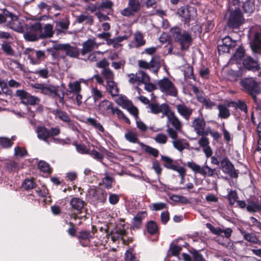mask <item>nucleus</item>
Here are the masks:
<instances>
[{
	"mask_svg": "<svg viewBox=\"0 0 261 261\" xmlns=\"http://www.w3.org/2000/svg\"><path fill=\"white\" fill-rule=\"evenodd\" d=\"M244 55V49L242 47H239L235 52L234 55L231 58V61H236L237 62L240 60Z\"/></svg>",
	"mask_w": 261,
	"mask_h": 261,
	"instance_id": "nucleus-48",
	"label": "nucleus"
},
{
	"mask_svg": "<svg viewBox=\"0 0 261 261\" xmlns=\"http://www.w3.org/2000/svg\"><path fill=\"white\" fill-rule=\"evenodd\" d=\"M137 74L138 85H140L142 84H144L150 81V77L147 73H146L143 71H139L137 73Z\"/></svg>",
	"mask_w": 261,
	"mask_h": 261,
	"instance_id": "nucleus-33",
	"label": "nucleus"
},
{
	"mask_svg": "<svg viewBox=\"0 0 261 261\" xmlns=\"http://www.w3.org/2000/svg\"><path fill=\"white\" fill-rule=\"evenodd\" d=\"M225 18L227 21V24L231 28H237L241 25L244 19L239 9H229L227 11Z\"/></svg>",
	"mask_w": 261,
	"mask_h": 261,
	"instance_id": "nucleus-4",
	"label": "nucleus"
},
{
	"mask_svg": "<svg viewBox=\"0 0 261 261\" xmlns=\"http://www.w3.org/2000/svg\"><path fill=\"white\" fill-rule=\"evenodd\" d=\"M11 18L12 19L10 22H8L7 27H9L15 31L22 32L23 31L22 25L17 16L12 14Z\"/></svg>",
	"mask_w": 261,
	"mask_h": 261,
	"instance_id": "nucleus-18",
	"label": "nucleus"
},
{
	"mask_svg": "<svg viewBox=\"0 0 261 261\" xmlns=\"http://www.w3.org/2000/svg\"><path fill=\"white\" fill-rule=\"evenodd\" d=\"M42 27L40 22H37L31 24L24 34V39L28 41H35L41 38Z\"/></svg>",
	"mask_w": 261,
	"mask_h": 261,
	"instance_id": "nucleus-5",
	"label": "nucleus"
},
{
	"mask_svg": "<svg viewBox=\"0 0 261 261\" xmlns=\"http://www.w3.org/2000/svg\"><path fill=\"white\" fill-rule=\"evenodd\" d=\"M153 139L159 144H165L167 141L168 137L165 134L160 133L156 135Z\"/></svg>",
	"mask_w": 261,
	"mask_h": 261,
	"instance_id": "nucleus-46",
	"label": "nucleus"
},
{
	"mask_svg": "<svg viewBox=\"0 0 261 261\" xmlns=\"http://www.w3.org/2000/svg\"><path fill=\"white\" fill-rule=\"evenodd\" d=\"M37 137L44 141H47L49 138V129L44 126L38 127L36 129Z\"/></svg>",
	"mask_w": 261,
	"mask_h": 261,
	"instance_id": "nucleus-27",
	"label": "nucleus"
},
{
	"mask_svg": "<svg viewBox=\"0 0 261 261\" xmlns=\"http://www.w3.org/2000/svg\"><path fill=\"white\" fill-rule=\"evenodd\" d=\"M125 139L129 142L140 144L138 135L137 132L132 129H127L124 135ZM142 145V143H140Z\"/></svg>",
	"mask_w": 261,
	"mask_h": 261,
	"instance_id": "nucleus-23",
	"label": "nucleus"
},
{
	"mask_svg": "<svg viewBox=\"0 0 261 261\" xmlns=\"http://www.w3.org/2000/svg\"><path fill=\"white\" fill-rule=\"evenodd\" d=\"M28 58L30 63L33 65L38 64L41 62L42 58L45 57V53L41 50H36L34 49H28L26 51Z\"/></svg>",
	"mask_w": 261,
	"mask_h": 261,
	"instance_id": "nucleus-10",
	"label": "nucleus"
},
{
	"mask_svg": "<svg viewBox=\"0 0 261 261\" xmlns=\"http://www.w3.org/2000/svg\"><path fill=\"white\" fill-rule=\"evenodd\" d=\"M206 226L211 231V232L218 236H223L222 230L223 229L220 227H215L210 223H206Z\"/></svg>",
	"mask_w": 261,
	"mask_h": 261,
	"instance_id": "nucleus-49",
	"label": "nucleus"
},
{
	"mask_svg": "<svg viewBox=\"0 0 261 261\" xmlns=\"http://www.w3.org/2000/svg\"><path fill=\"white\" fill-rule=\"evenodd\" d=\"M223 45L231 47L235 45V42L232 41L230 37L226 36L222 40Z\"/></svg>",
	"mask_w": 261,
	"mask_h": 261,
	"instance_id": "nucleus-64",
	"label": "nucleus"
},
{
	"mask_svg": "<svg viewBox=\"0 0 261 261\" xmlns=\"http://www.w3.org/2000/svg\"><path fill=\"white\" fill-rule=\"evenodd\" d=\"M76 21L79 23L85 22L87 24H91L93 20L91 16L83 14L77 17Z\"/></svg>",
	"mask_w": 261,
	"mask_h": 261,
	"instance_id": "nucleus-38",
	"label": "nucleus"
},
{
	"mask_svg": "<svg viewBox=\"0 0 261 261\" xmlns=\"http://www.w3.org/2000/svg\"><path fill=\"white\" fill-rule=\"evenodd\" d=\"M134 40L136 43L135 46L139 47L145 44V41L143 38V34L138 31L134 34Z\"/></svg>",
	"mask_w": 261,
	"mask_h": 261,
	"instance_id": "nucleus-37",
	"label": "nucleus"
},
{
	"mask_svg": "<svg viewBox=\"0 0 261 261\" xmlns=\"http://www.w3.org/2000/svg\"><path fill=\"white\" fill-rule=\"evenodd\" d=\"M172 170L177 172L181 176V179H184L186 172V170L184 167L175 165Z\"/></svg>",
	"mask_w": 261,
	"mask_h": 261,
	"instance_id": "nucleus-61",
	"label": "nucleus"
},
{
	"mask_svg": "<svg viewBox=\"0 0 261 261\" xmlns=\"http://www.w3.org/2000/svg\"><path fill=\"white\" fill-rule=\"evenodd\" d=\"M161 160L164 163V166L166 168L172 170L175 165L173 160L167 156L162 155Z\"/></svg>",
	"mask_w": 261,
	"mask_h": 261,
	"instance_id": "nucleus-36",
	"label": "nucleus"
},
{
	"mask_svg": "<svg viewBox=\"0 0 261 261\" xmlns=\"http://www.w3.org/2000/svg\"><path fill=\"white\" fill-rule=\"evenodd\" d=\"M146 216L147 214L146 212H141L138 213L133 219V226L136 228L139 227L141 224L142 219L146 217Z\"/></svg>",
	"mask_w": 261,
	"mask_h": 261,
	"instance_id": "nucleus-30",
	"label": "nucleus"
},
{
	"mask_svg": "<svg viewBox=\"0 0 261 261\" xmlns=\"http://www.w3.org/2000/svg\"><path fill=\"white\" fill-rule=\"evenodd\" d=\"M125 109H126L132 115L134 116L135 120L139 118V111L137 107H135L133 105L132 102L130 103V106H129L128 107H126Z\"/></svg>",
	"mask_w": 261,
	"mask_h": 261,
	"instance_id": "nucleus-51",
	"label": "nucleus"
},
{
	"mask_svg": "<svg viewBox=\"0 0 261 261\" xmlns=\"http://www.w3.org/2000/svg\"><path fill=\"white\" fill-rule=\"evenodd\" d=\"M38 167L41 171L45 173H48L51 170L49 165L43 161H40L38 163Z\"/></svg>",
	"mask_w": 261,
	"mask_h": 261,
	"instance_id": "nucleus-44",
	"label": "nucleus"
},
{
	"mask_svg": "<svg viewBox=\"0 0 261 261\" xmlns=\"http://www.w3.org/2000/svg\"><path fill=\"white\" fill-rule=\"evenodd\" d=\"M86 123L92 126L96 129L99 130L100 132H104V128L102 125L98 122L97 120L92 118H88L86 119Z\"/></svg>",
	"mask_w": 261,
	"mask_h": 261,
	"instance_id": "nucleus-32",
	"label": "nucleus"
},
{
	"mask_svg": "<svg viewBox=\"0 0 261 261\" xmlns=\"http://www.w3.org/2000/svg\"><path fill=\"white\" fill-rule=\"evenodd\" d=\"M2 49L5 53L8 55H13V50L10 45L7 43H4L2 45Z\"/></svg>",
	"mask_w": 261,
	"mask_h": 261,
	"instance_id": "nucleus-60",
	"label": "nucleus"
},
{
	"mask_svg": "<svg viewBox=\"0 0 261 261\" xmlns=\"http://www.w3.org/2000/svg\"><path fill=\"white\" fill-rule=\"evenodd\" d=\"M54 34L53 27L50 24H46L43 27V33L41 32V38L51 37Z\"/></svg>",
	"mask_w": 261,
	"mask_h": 261,
	"instance_id": "nucleus-34",
	"label": "nucleus"
},
{
	"mask_svg": "<svg viewBox=\"0 0 261 261\" xmlns=\"http://www.w3.org/2000/svg\"><path fill=\"white\" fill-rule=\"evenodd\" d=\"M53 114L55 117L59 118L61 121L64 122H68L70 121V117L66 112L63 111L60 109H56L53 111Z\"/></svg>",
	"mask_w": 261,
	"mask_h": 261,
	"instance_id": "nucleus-29",
	"label": "nucleus"
},
{
	"mask_svg": "<svg viewBox=\"0 0 261 261\" xmlns=\"http://www.w3.org/2000/svg\"><path fill=\"white\" fill-rule=\"evenodd\" d=\"M209 140L207 138L202 136L198 141V144L203 148V151L207 157H210L212 155L213 151L209 145Z\"/></svg>",
	"mask_w": 261,
	"mask_h": 261,
	"instance_id": "nucleus-19",
	"label": "nucleus"
},
{
	"mask_svg": "<svg viewBox=\"0 0 261 261\" xmlns=\"http://www.w3.org/2000/svg\"><path fill=\"white\" fill-rule=\"evenodd\" d=\"M98 44L96 42L94 39H88L83 43V47L81 50V54L83 56L87 53L91 52L95 48H97Z\"/></svg>",
	"mask_w": 261,
	"mask_h": 261,
	"instance_id": "nucleus-16",
	"label": "nucleus"
},
{
	"mask_svg": "<svg viewBox=\"0 0 261 261\" xmlns=\"http://www.w3.org/2000/svg\"><path fill=\"white\" fill-rule=\"evenodd\" d=\"M178 13L185 19L186 22H188L195 17L196 10L192 7H181L179 9Z\"/></svg>",
	"mask_w": 261,
	"mask_h": 261,
	"instance_id": "nucleus-12",
	"label": "nucleus"
},
{
	"mask_svg": "<svg viewBox=\"0 0 261 261\" xmlns=\"http://www.w3.org/2000/svg\"><path fill=\"white\" fill-rule=\"evenodd\" d=\"M69 23L67 20H61L57 22L56 29L59 31H62L68 29Z\"/></svg>",
	"mask_w": 261,
	"mask_h": 261,
	"instance_id": "nucleus-50",
	"label": "nucleus"
},
{
	"mask_svg": "<svg viewBox=\"0 0 261 261\" xmlns=\"http://www.w3.org/2000/svg\"><path fill=\"white\" fill-rule=\"evenodd\" d=\"M243 64L244 67L248 70H256L258 69L257 63L250 57L246 58L243 61Z\"/></svg>",
	"mask_w": 261,
	"mask_h": 261,
	"instance_id": "nucleus-25",
	"label": "nucleus"
},
{
	"mask_svg": "<svg viewBox=\"0 0 261 261\" xmlns=\"http://www.w3.org/2000/svg\"><path fill=\"white\" fill-rule=\"evenodd\" d=\"M99 111L104 115L114 114V109L113 107V103L108 100L101 101L98 107Z\"/></svg>",
	"mask_w": 261,
	"mask_h": 261,
	"instance_id": "nucleus-17",
	"label": "nucleus"
},
{
	"mask_svg": "<svg viewBox=\"0 0 261 261\" xmlns=\"http://www.w3.org/2000/svg\"><path fill=\"white\" fill-rule=\"evenodd\" d=\"M13 144V142L11 140L6 137H1L0 138V145L3 148H9L12 146Z\"/></svg>",
	"mask_w": 261,
	"mask_h": 261,
	"instance_id": "nucleus-53",
	"label": "nucleus"
},
{
	"mask_svg": "<svg viewBox=\"0 0 261 261\" xmlns=\"http://www.w3.org/2000/svg\"><path fill=\"white\" fill-rule=\"evenodd\" d=\"M146 227L147 231L151 234H154L158 232V227L154 221H151L149 222Z\"/></svg>",
	"mask_w": 261,
	"mask_h": 261,
	"instance_id": "nucleus-39",
	"label": "nucleus"
},
{
	"mask_svg": "<svg viewBox=\"0 0 261 261\" xmlns=\"http://www.w3.org/2000/svg\"><path fill=\"white\" fill-rule=\"evenodd\" d=\"M136 123L137 128L142 132H145L147 130V125L138 118L136 119Z\"/></svg>",
	"mask_w": 261,
	"mask_h": 261,
	"instance_id": "nucleus-62",
	"label": "nucleus"
},
{
	"mask_svg": "<svg viewBox=\"0 0 261 261\" xmlns=\"http://www.w3.org/2000/svg\"><path fill=\"white\" fill-rule=\"evenodd\" d=\"M70 204L72 209L81 212L84 206V201L77 197L72 198L70 201Z\"/></svg>",
	"mask_w": 261,
	"mask_h": 261,
	"instance_id": "nucleus-26",
	"label": "nucleus"
},
{
	"mask_svg": "<svg viewBox=\"0 0 261 261\" xmlns=\"http://www.w3.org/2000/svg\"><path fill=\"white\" fill-rule=\"evenodd\" d=\"M158 85L160 90L164 93L173 96L176 95L177 89L168 79L163 78L159 81Z\"/></svg>",
	"mask_w": 261,
	"mask_h": 261,
	"instance_id": "nucleus-6",
	"label": "nucleus"
},
{
	"mask_svg": "<svg viewBox=\"0 0 261 261\" xmlns=\"http://www.w3.org/2000/svg\"><path fill=\"white\" fill-rule=\"evenodd\" d=\"M149 63L150 64V67L155 68L154 71L157 72L160 68L161 63L160 58L158 56H154L150 61Z\"/></svg>",
	"mask_w": 261,
	"mask_h": 261,
	"instance_id": "nucleus-42",
	"label": "nucleus"
},
{
	"mask_svg": "<svg viewBox=\"0 0 261 261\" xmlns=\"http://www.w3.org/2000/svg\"><path fill=\"white\" fill-rule=\"evenodd\" d=\"M75 146L78 152L82 154L90 153L89 150L87 148V147L85 145L75 144Z\"/></svg>",
	"mask_w": 261,
	"mask_h": 261,
	"instance_id": "nucleus-58",
	"label": "nucleus"
},
{
	"mask_svg": "<svg viewBox=\"0 0 261 261\" xmlns=\"http://www.w3.org/2000/svg\"><path fill=\"white\" fill-rule=\"evenodd\" d=\"M115 101L116 103L124 109H126L130 106V103L132 102L129 100L126 96L122 95H117L115 94Z\"/></svg>",
	"mask_w": 261,
	"mask_h": 261,
	"instance_id": "nucleus-28",
	"label": "nucleus"
},
{
	"mask_svg": "<svg viewBox=\"0 0 261 261\" xmlns=\"http://www.w3.org/2000/svg\"><path fill=\"white\" fill-rule=\"evenodd\" d=\"M242 86L245 88L256 101V95L260 92L258 84L252 78L245 79L241 82Z\"/></svg>",
	"mask_w": 261,
	"mask_h": 261,
	"instance_id": "nucleus-7",
	"label": "nucleus"
},
{
	"mask_svg": "<svg viewBox=\"0 0 261 261\" xmlns=\"http://www.w3.org/2000/svg\"><path fill=\"white\" fill-rule=\"evenodd\" d=\"M12 13L7 10H4L2 13H0V23H4L7 26L8 22L11 20Z\"/></svg>",
	"mask_w": 261,
	"mask_h": 261,
	"instance_id": "nucleus-31",
	"label": "nucleus"
},
{
	"mask_svg": "<svg viewBox=\"0 0 261 261\" xmlns=\"http://www.w3.org/2000/svg\"><path fill=\"white\" fill-rule=\"evenodd\" d=\"M165 116L167 118L166 132L171 139L175 138L177 137V132H182V123L170 109Z\"/></svg>",
	"mask_w": 261,
	"mask_h": 261,
	"instance_id": "nucleus-2",
	"label": "nucleus"
},
{
	"mask_svg": "<svg viewBox=\"0 0 261 261\" xmlns=\"http://www.w3.org/2000/svg\"><path fill=\"white\" fill-rule=\"evenodd\" d=\"M171 33L174 40L180 44L182 50L189 48L192 42V38L188 33L181 32L178 28H172Z\"/></svg>",
	"mask_w": 261,
	"mask_h": 261,
	"instance_id": "nucleus-3",
	"label": "nucleus"
},
{
	"mask_svg": "<svg viewBox=\"0 0 261 261\" xmlns=\"http://www.w3.org/2000/svg\"><path fill=\"white\" fill-rule=\"evenodd\" d=\"M133 248H130L126 251L125 260V261H138L133 254Z\"/></svg>",
	"mask_w": 261,
	"mask_h": 261,
	"instance_id": "nucleus-52",
	"label": "nucleus"
},
{
	"mask_svg": "<svg viewBox=\"0 0 261 261\" xmlns=\"http://www.w3.org/2000/svg\"><path fill=\"white\" fill-rule=\"evenodd\" d=\"M214 170L212 169L207 165H204L203 167H201L200 171V174L204 176H212L214 174Z\"/></svg>",
	"mask_w": 261,
	"mask_h": 261,
	"instance_id": "nucleus-41",
	"label": "nucleus"
},
{
	"mask_svg": "<svg viewBox=\"0 0 261 261\" xmlns=\"http://www.w3.org/2000/svg\"><path fill=\"white\" fill-rule=\"evenodd\" d=\"M243 8L246 13L250 14L253 12L255 9V6L253 2L249 1L244 3Z\"/></svg>",
	"mask_w": 261,
	"mask_h": 261,
	"instance_id": "nucleus-45",
	"label": "nucleus"
},
{
	"mask_svg": "<svg viewBox=\"0 0 261 261\" xmlns=\"http://www.w3.org/2000/svg\"><path fill=\"white\" fill-rule=\"evenodd\" d=\"M148 108L150 110V112L151 113L157 114L160 113H162L163 117L165 116L166 114H167L170 110L169 107L166 103L159 105L155 103H151L148 105Z\"/></svg>",
	"mask_w": 261,
	"mask_h": 261,
	"instance_id": "nucleus-14",
	"label": "nucleus"
},
{
	"mask_svg": "<svg viewBox=\"0 0 261 261\" xmlns=\"http://www.w3.org/2000/svg\"><path fill=\"white\" fill-rule=\"evenodd\" d=\"M232 103H229L227 105H219L217 108L219 110L218 117L221 118L226 119L230 116V112L228 108Z\"/></svg>",
	"mask_w": 261,
	"mask_h": 261,
	"instance_id": "nucleus-24",
	"label": "nucleus"
},
{
	"mask_svg": "<svg viewBox=\"0 0 261 261\" xmlns=\"http://www.w3.org/2000/svg\"><path fill=\"white\" fill-rule=\"evenodd\" d=\"M172 139L173 140L172 143L173 147L179 151L181 152L189 147V143L184 139H177V137Z\"/></svg>",
	"mask_w": 261,
	"mask_h": 261,
	"instance_id": "nucleus-21",
	"label": "nucleus"
},
{
	"mask_svg": "<svg viewBox=\"0 0 261 261\" xmlns=\"http://www.w3.org/2000/svg\"><path fill=\"white\" fill-rule=\"evenodd\" d=\"M221 167L222 171L231 177L236 178L238 176V174L233 165L228 159H223L221 162Z\"/></svg>",
	"mask_w": 261,
	"mask_h": 261,
	"instance_id": "nucleus-13",
	"label": "nucleus"
},
{
	"mask_svg": "<svg viewBox=\"0 0 261 261\" xmlns=\"http://www.w3.org/2000/svg\"><path fill=\"white\" fill-rule=\"evenodd\" d=\"M27 154V151L23 148L16 147L14 148V155L18 157H23Z\"/></svg>",
	"mask_w": 261,
	"mask_h": 261,
	"instance_id": "nucleus-59",
	"label": "nucleus"
},
{
	"mask_svg": "<svg viewBox=\"0 0 261 261\" xmlns=\"http://www.w3.org/2000/svg\"><path fill=\"white\" fill-rule=\"evenodd\" d=\"M238 197L236 191H231L229 192L228 200L230 205H232L234 204L238 201Z\"/></svg>",
	"mask_w": 261,
	"mask_h": 261,
	"instance_id": "nucleus-55",
	"label": "nucleus"
},
{
	"mask_svg": "<svg viewBox=\"0 0 261 261\" xmlns=\"http://www.w3.org/2000/svg\"><path fill=\"white\" fill-rule=\"evenodd\" d=\"M92 96L94 101H96L102 97V93L97 88L92 89Z\"/></svg>",
	"mask_w": 261,
	"mask_h": 261,
	"instance_id": "nucleus-56",
	"label": "nucleus"
},
{
	"mask_svg": "<svg viewBox=\"0 0 261 261\" xmlns=\"http://www.w3.org/2000/svg\"><path fill=\"white\" fill-rule=\"evenodd\" d=\"M176 109L178 113L181 116L184 117L186 120H189L193 112L192 109L182 104L177 105L176 106Z\"/></svg>",
	"mask_w": 261,
	"mask_h": 261,
	"instance_id": "nucleus-20",
	"label": "nucleus"
},
{
	"mask_svg": "<svg viewBox=\"0 0 261 261\" xmlns=\"http://www.w3.org/2000/svg\"><path fill=\"white\" fill-rule=\"evenodd\" d=\"M115 113H116L117 117L119 119L127 124H130V122L129 119L126 117L120 110L115 109Z\"/></svg>",
	"mask_w": 261,
	"mask_h": 261,
	"instance_id": "nucleus-63",
	"label": "nucleus"
},
{
	"mask_svg": "<svg viewBox=\"0 0 261 261\" xmlns=\"http://www.w3.org/2000/svg\"><path fill=\"white\" fill-rule=\"evenodd\" d=\"M243 236L244 238L248 242L256 244L259 241L257 237L253 234L245 233Z\"/></svg>",
	"mask_w": 261,
	"mask_h": 261,
	"instance_id": "nucleus-57",
	"label": "nucleus"
},
{
	"mask_svg": "<svg viewBox=\"0 0 261 261\" xmlns=\"http://www.w3.org/2000/svg\"><path fill=\"white\" fill-rule=\"evenodd\" d=\"M206 122L202 117L195 118L192 122V127L193 128L196 134L199 136H206L208 134V131L205 129Z\"/></svg>",
	"mask_w": 261,
	"mask_h": 261,
	"instance_id": "nucleus-9",
	"label": "nucleus"
},
{
	"mask_svg": "<svg viewBox=\"0 0 261 261\" xmlns=\"http://www.w3.org/2000/svg\"><path fill=\"white\" fill-rule=\"evenodd\" d=\"M102 74L107 80V90L109 91L113 97L114 96V94L113 93L114 88L113 72L107 68L102 70Z\"/></svg>",
	"mask_w": 261,
	"mask_h": 261,
	"instance_id": "nucleus-15",
	"label": "nucleus"
},
{
	"mask_svg": "<svg viewBox=\"0 0 261 261\" xmlns=\"http://www.w3.org/2000/svg\"><path fill=\"white\" fill-rule=\"evenodd\" d=\"M22 187L26 190H29L36 187V184L32 179H25L22 185Z\"/></svg>",
	"mask_w": 261,
	"mask_h": 261,
	"instance_id": "nucleus-47",
	"label": "nucleus"
},
{
	"mask_svg": "<svg viewBox=\"0 0 261 261\" xmlns=\"http://www.w3.org/2000/svg\"><path fill=\"white\" fill-rule=\"evenodd\" d=\"M251 47L254 51H261V29L255 34L254 39L251 43Z\"/></svg>",
	"mask_w": 261,
	"mask_h": 261,
	"instance_id": "nucleus-22",
	"label": "nucleus"
},
{
	"mask_svg": "<svg viewBox=\"0 0 261 261\" xmlns=\"http://www.w3.org/2000/svg\"><path fill=\"white\" fill-rule=\"evenodd\" d=\"M68 87L69 92L72 93H78L81 91V83L79 81L69 83Z\"/></svg>",
	"mask_w": 261,
	"mask_h": 261,
	"instance_id": "nucleus-35",
	"label": "nucleus"
},
{
	"mask_svg": "<svg viewBox=\"0 0 261 261\" xmlns=\"http://www.w3.org/2000/svg\"><path fill=\"white\" fill-rule=\"evenodd\" d=\"M197 100L204 104L207 108H211L215 105L213 102L205 98L203 95L200 96L197 94Z\"/></svg>",
	"mask_w": 261,
	"mask_h": 261,
	"instance_id": "nucleus-43",
	"label": "nucleus"
},
{
	"mask_svg": "<svg viewBox=\"0 0 261 261\" xmlns=\"http://www.w3.org/2000/svg\"><path fill=\"white\" fill-rule=\"evenodd\" d=\"M56 48L64 51L66 55L73 58H78L80 53L76 46H72L68 44H59Z\"/></svg>",
	"mask_w": 261,
	"mask_h": 261,
	"instance_id": "nucleus-11",
	"label": "nucleus"
},
{
	"mask_svg": "<svg viewBox=\"0 0 261 261\" xmlns=\"http://www.w3.org/2000/svg\"><path fill=\"white\" fill-rule=\"evenodd\" d=\"M33 87L39 90L41 93L55 98L56 100H58L62 105L64 104V91L60 89L58 86L44 83H36L33 85Z\"/></svg>",
	"mask_w": 261,
	"mask_h": 261,
	"instance_id": "nucleus-1",
	"label": "nucleus"
},
{
	"mask_svg": "<svg viewBox=\"0 0 261 261\" xmlns=\"http://www.w3.org/2000/svg\"><path fill=\"white\" fill-rule=\"evenodd\" d=\"M128 7L132 12L136 13L140 10V4L138 0H129Z\"/></svg>",
	"mask_w": 261,
	"mask_h": 261,
	"instance_id": "nucleus-40",
	"label": "nucleus"
},
{
	"mask_svg": "<svg viewBox=\"0 0 261 261\" xmlns=\"http://www.w3.org/2000/svg\"><path fill=\"white\" fill-rule=\"evenodd\" d=\"M187 165L195 173H200L201 167L193 162H188Z\"/></svg>",
	"mask_w": 261,
	"mask_h": 261,
	"instance_id": "nucleus-54",
	"label": "nucleus"
},
{
	"mask_svg": "<svg viewBox=\"0 0 261 261\" xmlns=\"http://www.w3.org/2000/svg\"><path fill=\"white\" fill-rule=\"evenodd\" d=\"M15 95L21 100V102L25 105H35L40 101L37 97L32 96L23 90H17Z\"/></svg>",
	"mask_w": 261,
	"mask_h": 261,
	"instance_id": "nucleus-8",
	"label": "nucleus"
}]
</instances>
